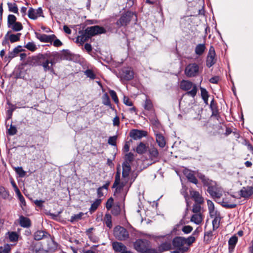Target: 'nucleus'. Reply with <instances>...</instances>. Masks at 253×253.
Returning a JSON list of instances; mask_svg holds the SVG:
<instances>
[{"label": "nucleus", "instance_id": "f257e3e1", "mask_svg": "<svg viewBox=\"0 0 253 253\" xmlns=\"http://www.w3.org/2000/svg\"><path fill=\"white\" fill-rule=\"evenodd\" d=\"M57 53H53L51 55L49 53L39 54L36 56L29 58L26 64L33 66L41 65L42 66L44 72H53L54 70L53 67L49 65V58L51 56L55 57Z\"/></svg>", "mask_w": 253, "mask_h": 253}, {"label": "nucleus", "instance_id": "f03ea898", "mask_svg": "<svg viewBox=\"0 0 253 253\" xmlns=\"http://www.w3.org/2000/svg\"><path fill=\"white\" fill-rule=\"evenodd\" d=\"M106 31L105 28L99 26L87 27L84 32H80V35L78 36L76 42L83 44L92 37L97 34L105 33Z\"/></svg>", "mask_w": 253, "mask_h": 253}, {"label": "nucleus", "instance_id": "7ed1b4c3", "mask_svg": "<svg viewBox=\"0 0 253 253\" xmlns=\"http://www.w3.org/2000/svg\"><path fill=\"white\" fill-rule=\"evenodd\" d=\"M179 87L181 89L187 91L185 94L194 97L197 94V87L195 84L190 81L183 80L180 82Z\"/></svg>", "mask_w": 253, "mask_h": 253}, {"label": "nucleus", "instance_id": "20e7f679", "mask_svg": "<svg viewBox=\"0 0 253 253\" xmlns=\"http://www.w3.org/2000/svg\"><path fill=\"white\" fill-rule=\"evenodd\" d=\"M134 17L136 19V16L134 13L128 11L121 16L120 19L116 22V24L118 28L126 26Z\"/></svg>", "mask_w": 253, "mask_h": 253}, {"label": "nucleus", "instance_id": "39448f33", "mask_svg": "<svg viewBox=\"0 0 253 253\" xmlns=\"http://www.w3.org/2000/svg\"><path fill=\"white\" fill-rule=\"evenodd\" d=\"M118 77L122 82L128 81L133 79L134 72L131 68L124 67L119 71Z\"/></svg>", "mask_w": 253, "mask_h": 253}, {"label": "nucleus", "instance_id": "423d86ee", "mask_svg": "<svg viewBox=\"0 0 253 253\" xmlns=\"http://www.w3.org/2000/svg\"><path fill=\"white\" fill-rule=\"evenodd\" d=\"M114 235L116 239L120 241L126 240L129 238L127 230L121 226H117L114 228Z\"/></svg>", "mask_w": 253, "mask_h": 253}, {"label": "nucleus", "instance_id": "0eeeda50", "mask_svg": "<svg viewBox=\"0 0 253 253\" xmlns=\"http://www.w3.org/2000/svg\"><path fill=\"white\" fill-rule=\"evenodd\" d=\"M199 66L196 63H191L188 64L185 68L184 73L185 75L189 77L197 76L199 74Z\"/></svg>", "mask_w": 253, "mask_h": 253}, {"label": "nucleus", "instance_id": "6e6552de", "mask_svg": "<svg viewBox=\"0 0 253 253\" xmlns=\"http://www.w3.org/2000/svg\"><path fill=\"white\" fill-rule=\"evenodd\" d=\"M172 243L174 248L177 249L176 251H179L181 253H183L185 251L183 248L185 245L184 237L177 236L173 239Z\"/></svg>", "mask_w": 253, "mask_h": 253}, {"label": "nucleus", "instance_id": "1a4fd4ad", "mask_svg": "<svg viewBox=\"0 0 253 253\" xmlns=\"http://www.w3.org/2000/svg\"><path fill=\"white\" fill-rule=\"evenodd\" d=\"M215 55L214 48L212 46H211L210 48L206 61V65L209 68H210L215 64Z\"/></svg>", "mask_w": 253, "mask_h": 253}, {"label": "nucleus", "instance_id": "9d476101", "mask_svg": "<svg viewBox=\"0 0 253 253\" xmlns=\"http://www.w3.org/2000/svg\"><path fill=\"white\" fill-rule=\"evenodd\" d=\"M42 10L41 7H39L37 9L30 7L28 12V17L33 20H36L39 17L42 16Z\"/></svg>", "mask_w": 253, "mask_h": 253}, {"label": "nucleus", "instance_id": "9b49d317", "mask_svg": "<svg viewBox=\"0 0 253 253\" xmlns=\"http://www.w3.org/2000/svg\"><path fill=\"white\" fill-rule=\"evenodd\" d=\"M207 191L210 195L215 199H220L223 195V190L220 188H218L215 186L210 189H207Z\"/></svg>", "mask_w": 253, "mask_h": 253}, {"label": "nucleus", "instance_id": "f8f14e48", "mask_svg": "<svg viewBox=\"0 0 253 253\" xmlns=\"http://www.w3.org/2000/svg\"><path fill=\"white\" fill-rule=\"evenodd\" d=\"M129 135L134 140H139L143 137L147 135V132L144 130L134 129L130 131Z\"/></svg>", "mask_w": 253, "mask_h": 253}, {"label": "nucleus", "instance_id": "ddd939ff", "mask_svg": "<svg viewBox=\"0 0 253 253\" xmlns=\"http://www.w3.org/2000/svg\"><path fill=\"white\" fill-rule=\"evenodd\" d=\"M134 247L137 252L141 253H143L147 248L145 242L142 239L137 240L134 243Z\"/></svg>", "mask_w": 253, "mask_h": 253}, {"label": "nucleus", "instance_id": "4468645a", "mask_svg": "<svg viewBox=\"0 0 253 253\" xmlns=\"http://www.w3.org/2000/svg\"><path fill=\"white\" fill-rule=\"evenodd\" d=\"M21 46H18L14 48L12 51L8 53V55H6L4 59L5 61L9 62L12 58L17 56V55L20 52L23 51Z\"/></svg>", "mask_w": 253, "mask_h": 253}, {"label": "nucleus", "instance_id": "2eb2a0df", "mask_svg": "<svg viewBox=\"0 0 253 253\" xmlns=\"http://www.w3.org/2000/svg\"><path fill=\"white\" fill-rule=\"evenodd\" d=\"M253 194V187H243L240 191V195L245 198H249Z\"/></svg>", "mask_w": 253, "mask_h": 253}, {"label": "nucleus", "instance_id": "dca6fc26", "mask_svg": "<svg viewBox=\"0 0 253 253\" xmlns=\"http://www.w3.org/2000/svg\"><path fill=\"white\" fill-rule=\"evenodd\" d=\"M123 171L122 176L123 177L126 179H128V177L129 175V173L131 170V167L130 164L127 162H124L122 164Z\"/></svg>", "mask_w": 253, "mask_h": 253}, {"label": "nucleus", "instance_id": "f3484780", "mask_svg": "<svg viewBox=\"0 0 253 253\" xmlns=\"http://www.w3.org/2000/svg\"><path fill=\"white\" fill-rule=\"evenodd\" d=\"M148 152L150 159L154 162H156L159 154L157 149L154 147H150L148 150Z\"/></svg>", "mask_w": 253, "mask_h": 253}, {"label": "nucleus", "instance_id": "a211bd4d", "mask_svg": "<svg viewBox=\"0 0 253 253\" xmlns=\"http://www.w3.org/2000/svg\"><path fill=\"white\" fill-rule=\"evenodd\" d=\"M200 178L202 180L204 185L207 186V189H210L211 188H213L215 186V182L209 179L204 175H201Z\"/></svg>", "mask_w": 253, "mask_h": 253}, {"label": "nucleus", "instance_id": "6ab92c4d", "mask_svg": "<svg viewBox=\"0 0 253 253\" xmlns=\"http://www.w3.org/2000/svg\"><path fill=\"white\" fill-rule=\"evenodd\" d=\"M19 223L20 225L24 228H28L31 225L30 219L23 215H21L19 219Z\"/></svg>", "mask_w": 253, "mask_h": 253}, {"label": "nucleus", "instance_id": "aec40b11", "mask_svg": "<svg viewBox=\"0 0 253 253\" xmlns=\"http://www.w3.org/2000/svg\"><path fill=\"white\" fill-rule=\"evenodd\" d=\"M190 194L195 203L203 204L204 202V198L200 195L199 192L196 191H191Z\"/></svg>", "mask_w": 253, "mask_h": 253}, {"label": "nucleus", "instance_id": "412c9836", "mask_svg": "<svg viewBox=\"0 0 253 253\" xmlns=\"http://www.w3.org/2000/svg\"><path fill=\"white\" fill-rule=\"evenodd\" d=\"M222 207L227 209H233L236 207L237 204L231 202V200H227V198H223L221 202H219Z\"/></svg>", "mask_w": 253, "mask_h": 253}, {"label": "nucleus", "instance_id": "4be33fe9", "mask_svg": "<svg viewBox=\"0 0 253 253\" xmlns=\"http://www.w3.org/2000/svg\"><path fill=\"white\" fill-rule=\"evenodd\" d=\"M148 147V146L147 144L141 142L136 147L135 151L138 154L141 155L146 152Z\"/></svg>", "mask_w": 253, "mask_h": 253}, {"label": "nucleus", "instance_id": "5701e85b", "mask_svg": "<svg viewBox=\"0 0 253 253\" xmlns=\"http://www.w3.org/2000/svg\"><path fill=\"white\" fill-rule=\"evenodd\" d=\"M203 220V216L201 213H195L191 217L190 221L195 223L197 225H199L202 223Z\"/></svg>", "mask_w": 253, "mask_h": 253}, {"label": "nucleus", "instance_id": "b1692460", "mask_svg": "<svg viewBox=\"0 0 253 253\" xmlns=\"http://www.w3.org/2000/svg\"><path fill=\"white\" fill-rule=\"evenodd\" d=\"M113 250L116 252H122L126 249V247L122 243L115 242L112 244Z\"/></svg>", "mask_w": 253, "mask_h": 253}, {"label": "nucleus", "instance_id": "393cba45", "mask_svg": "<svg viewBox=\"0 0 253 253\" xmlns=\"http://www.w3.org/2000/svg\"><path fill=\"white\" fill-rule=\"evenodd\" d=\"M184 174L190 182L195 184H197L198 180L191 171L186 170L184 172Z\"/></svg>", "mask_w": 253, "mask_h": 253}, {"label": "nucleus", "instance_id": "a878e982", "mask_svg": "<svg viewBox=\"0 0 253 253\" xmlns=\"http://www.w3.org/2000/svg\"><path fill=\"white\" fill-rule=\"evenodd\" d=\"M237 241L238 238L236 236H233L229 239L228 241L229 253L233 252Z\"/></svg>", "mask_w": 253, "mask_h": 253}, {"label": "nucleus", "instance_id": "bb28decb", "mask_svg": "<svg viewBox=\"0 0 253 253\" xmlns=\"http://www.w3.org/2000/svg\"><path fill=\"white\" fill-rule=\"evenodd\" d=\"M48 235H49V234L47 232L44 231L39 230L35 233L34 239L36 240L39 241L47 237Z\"/></svg>", "mask_w": 253, "mask_h": 253}, {"label": "nucleus", "instance_id": "cd10ccee", "mask_svg": "<svg viewBox=\"0 0 253 253\" xmlns=\"http://www.w3.org/2000/svg\"><path fill=\"white\" fill-rule=\"evenodd\" d=\"M6 234L10 242H17L18 241L19 235L16 232H8Z\"/></svg>", "mask_w": 253, "mask_h": 253}, {"label": "nucleus", "instance_id": "c85d7f7f", "mask_svg": "<svg viewBox=\"0 0 253 253\" xmlns=\"http://www.w3.org/2000/svg\"><path fill=\"white\" fill-rule=\"evenodd\" d=\"M156 140L157 143L158 144L159 146L160 147L164 148L165 146L166 141L165 139V137L161 134H156Z\"/></svg>", "mask_w": 253, "mask_h": 253}, {"label": "nucleus", "instance_id": "c756f323", "mask_svg": "<svg viewBox=\"0 0 253 253\" xmlns=\"http://www.w3.org/2000/svg\"><path fill=\"white\" fill-rule=\"evenodd\" d=\"M207 204L208 206V209L209 211V213L210 214V216H213L216 214L217 213V211H215L214 209V205L213 203V202L210 200H207Z\"/></svg>", "mask_w": 253, "mask_h": 253}, {"label": "nucleus", "instance_id": "7c9ffc66", "mask_svg": "<svg viewBox=\"0 0 253 253\" xmlns=\"http://www.w3.org/2000/svg\"><path fill=\"white\" fill-rule=\"evenodd\" d=\"M211 217H214V219L212 220V224L213 227V230H215L217 229L219 226V223L221 219L220 215L217 213L216 214L213 216H211Z\"/></svg>", "mask_w": 253, "mask_h": 253}, {"label": "nucleus", "instance_id": "2f4dec72", "mask_svg": "<svg viewBox=\"0 0 253 253\" xmlns=\"http://www.w3.org/2000/svg\"><path fill=\"white\" fill-rule=\"evenodd\" d=\"M171 249V244L169 243L165 242L161 244L158 247L159 253L168 251Z\"/></svg>", "mask_w": 253, "mask_h": 253}, {"label": "nucleus", "instance_id": "473e14b6", "mask_svg": "<svg viewBox=\"0 0 253 253\" xmlns=\"http://www.w3.org/2000/svg\"><path fill=\"white\" fill-rule=\"evenodd\" d=\"M206 49V46L204 44H198L195 47V53L200 56L203 54Z\"/></svg>", "mask_w": 253, "mask_h": 253}, {"label": "nucleus", "instance_id": "72a5a7b5", "mask_svg": "<svg viewBox=\"0 0 253 253\" xmlns=\"http://www.w3.org/2000/svg\"><path fill=\"white\" fill-rule=\"evenodd\" d=\"M127 182V179H125L124 181L120 182L119 184L116 185L114 188H115V191L114 192V195L116 193H120L121 191L123 190L124 187L126 185V183Z\"/></svg>", "mask_w": 253, "mask_h": 253}, {"label": "nucleus", "instance_id": "f704fd0d", "mask_svg": "<svg viewBox=\"0 0 253 253\" xmlns=\"http://www.w3.org/2000/svg\"><path fill=\"white\" fill-rule=\"evenodd\" d=\"M102 103L106 106H109L111 109H112V106L111 104L110 99L109 95L107 93H104L102 97Z\"/></svg>", "mask_w": 253, "mask_h": 253}, {"label": "nucleus", "instance_id": "c9c22d12", "mask_svg": "<svg viewBox=\"0 0 253 253\" xmlns=\"http://www.w3.org/2000/svg\"><path fill=\"white\" fill-rule=\"evenodd\" d=\"M7 6L9 11L13 12L16 14H19L18 8L16 3L8 2Z\"/></svg>", "mask_w": 253, "mask_h": 253}, {"label": "nucleus", "instance_id": "e433bc0d", "mask_svg": "<svg viewBox=\"0 0 253 253\" xmlns=\"http://www.w3.org/2000/svg\"><path fill=\"white\" fill-rule=\"evenodd\" d=\"M9 28L12 29L13 31L18 32L23 29V26L22 24L19 22H16L14 24H12Z\"/></svg>", "mask_w": 253, "mask_h": 253}, {"label": "nucleus", "instance_id": "4c0bfd02", "mask_svg": "<svg viewBox=\"0 0 253 253\" xmlns=\"http://www.w3.org/2000/svg\"><path fill=\"white\" fill-rule=\"evenodd\" d=\"M120 212L121 207L119 203L114 205L112 208L111 212L114 215H118L120 213Z\"/></svg>", "mask_w": 253, "mask_h": 253}, {"label": "nucleus", "instance_id": "58836bf2", "mask_svg": "<svg viewBox=\"0 0 253 253\" xmlns=\"http://www.w3.org/2000/svg\"><path fill=\"white\" fill-rule=\"evenodd\" d=\"M104 221L106 226L111 228L112 227V217L110 214H106L104 218Z\"/></svg>", "mask_w": 253, "mask_h": 253}, {"label": "nucleus", "instance_id": "ea45409f", "mask_svg": "<svg viewBox=\"0 0 253 253\" xmlns=\"http://www.w3.org/2000/svg\"><path fill=\"white\" fill-rule=\"evenodd\" d=\"M101 202V201L100 199H96L95 201L91 204L89 209V211L91 213L93 212L97 209L98 207L100 204Z\"/></svg>", "mask_w": 253, "mask_h": 253}, {"label": "nucleus", "instance_id": "a19ab883", "mask_svg": "<svg viewBox=\"0 0 253 253\" xmlns=\"http://www.w3.org/2000/svg\"><path fill=\"white\" fill-rule=\"evenodd\" d=\"M144 108L145 110L148 111L153 110V105L151 100L150 99L147 98L146 99L145 104L144 105Z\"/></svg>", "mask_w": 253, "mask_h": 253}, {"label": "nucleus", "instance_id": "79ce46f5", "mask_svg": "<svg viewBox=\"0 0 253 253\" xmlns=\"http://www.w3.org/2000/svg\"><path fill=\"white\" fill-rule=\"evenodd\" d=\"M36 37L42 42H49L48 35L36 33Z\"/></svg>", "mask_w": 253, "mask_h": 253}, {"label": "nucleus", "instance_id": "37998d69", "mask_svg": "<svg viewBox=\"0 0 253 253\" xmlns=\"http://www.w3.org/2000/svg\"><path fill=\"white\" fill-rule=\"evenodd\" d=\"M21 35V33H17L16 34H11L9 36V40L11 43L18 42L20 40V37Z\"/></svg>", "mask_w": 253, "mask_h": 253}, {"label": "nucleus", "instance_id": "c03bdc74", "mask_svg": "<svg viewBox=\"0 0 253 253\" xmlns=\"http://www.w3.org/2000/svg\"><path fill=\"white\" fill-rule=\"evenodd\" d=\"M84 215V213L82 212H80V213L74 214L72 215L70 220V222H74L75 221H78L79 220L81 219L82 216Z\"/></svg>", "mask_w": 253, "mask_h": 253}, {"label": "nucleus", "instance_id": "a18cd8bd", "mask_svg": "<svg viewBox=\"0 0 253 253\" xmlns=\"http://www.w3.org/2000/svg\"><path fill=\"white\" fill-rule=\"evenodd\" d=\"M16 17L15 15L12 14H10L7 17V26L9 27L12 24H14L16 22Z\"/></svg>", "mask_w": 253, "mask_h": 253}, {"label": "nucleus", "instance_id": "49530a36", "mask_svg": "<svg viewBox=\"0 0 253 253\" xmlns=\"http://www.w3.org/2000/svg\"><path fill=\"white\" fill-rule=\"evenodd\" d=\"M24 47L31 51H35L37 48L34 42H28Z\"/></svg>", "mask_w": 253, "mask_h": 253}, {"label": "nucleus", "instance_id": "de8ad7c7", "mask_svg": "<svg viewBox=\"0 0 253 253\" xmlns=\"http://www.w3.org/2000/svg\"><path fill=\"white\" fill-rule=\"evenodd\" d=\"M0 196L3 199H6L9 196L8 192L1 186H0Z\"/></svg>", "mask_w": 253, "mask_h": 253}, {"label": "nucleus", "instance_id": "09e8293b", "mask_svg": "<svg viewBox=\"0 0 253 253\" xmlns=\"http://www.w3.org/2000/svg\"><path fill=\"white\" fill-rule=\"evenodd\" d=\"M134 156L133 153L129 152L125 155V162H127L130 164L134 160Z\"/></svg>", "mask_w": 253, "mask_h": 253}, {"label": "nucleus", "instance_id": "8fccbe9b", "mask_svg": "<svg viewBox=\"0 0 253 253\" xmlns=\"http://www.w3.org/2000/svg\"><path fill=\"white\" fill-rule=\"evenodd\" d=\"M11 247L9 244H5L0 247V253H9Z\"/></svg>", "mask_w": 253, "mask_h": 253}, {"label": "nucleus", "instance_id": "3c124183", "mask_svg": "<svg viewBox=\"0 0 253 253\" xmlns=\"http://www.w3.org/2000/svg\"><path fill=\"white\" fill-rule=\"evenodd\" d=\"M15 170L20 177H23L26 175V171L23 170L22 167L15 168Z\"/></svg>", "mask_w": 253, "mask_h": 253}, {"label": "nucleus", "instance_id": "603ef678", "mask_svg": "<svg viewBox=\"0 0 253 253\" xmlns=\"http://www.w3.org/2000/svg\"><path fill=\"white\" fill-rule=\"evenodd\" d=\"M181 230L184 234H187L192 232L193 227L190 225H185L182 227Z\"/></svg>", "mask_w": 253, "mask_h": 253}, {"label": "nucleus", "instance_id": "864d4df0", "mask_svg": "<svg viewBox=\"0 0 253 253\" xmlns=\"http://www.w3.org/2000/svg\"><path fill=\"white\" fill-rule=\"evenodd\" d=\"M201 204L196 203L194 204L192 208V211L195 213H201V207L200 206Z\"/></svg>", "mask_w": 253, "mask_h": 253}, {"label": "nucleus", "instance_id": "5fc2aeb1", "mask_svg": "<svg viewBox=\"0 0 253 253\" xmlns=\"http://www.w3.org/2000/svg\"><path fill=\"white\" fill-rule=\"evenodd\" d=\"M185 244H186L189 246L192 245L194 242H195L196 240V238L193 236H190L188 237L187 238H185Z\"/></svg>", "mask_w": 253, "mask_h": 253}, {"label": "nucleus", "instance_id": "6e6d98bb", "mask_svg": "<svg viewBox=\"0 0 253 253\" xmlns=\"http://www.w3.org/2000/svg\"><path fill=\"white\" fill-rule=\"evenodd\" d=\"M109 93L114 102L116 104L119 103V99L116 92L113 90H110Z\"/></svg>", "mask_w": 253, "mask_h": 253}, {"label": "nucleus", "instance_id": "4d7b16f0", "mask_svg": "<svg viewBox=\"0 0 253 253\" xmlns=\"http://www.w3.org/2000/svg\"><path fill=\"white\" fill-rule=\"evenodd\" d=\"M17 128L16 127L14 126H13L12 124L10 126L9 128L8 129V134L10 135H13L17 133Z\"/></svg>", "mask_w": 253, "mask_h": 253}, {"label": "nucleus", "instance_id": "13d9d810", "mask_svg": "<svg viewBox=\"0 0 253 253\" xmlns=\"http://www.w3.org/2000/svg\"><path fill=\"white\" fill-rule=\"evenodd\" d=\"M120 176H121V172H116L115 177V181L113 183L112 188H114L115 186H116L117 185L119 184V182H120Z\"/></svg>", "mask_w": 253, "mask_h": 253}, {"label": "nucleus", "instance_id": "bf43d9fd", "mask_svg": "<svg viewBox=\"0 0 253 253\" xmlns=\"http://www.w3.org/2000/svg\"><path fill=\"white\" fill-rule=\"evenodd\" d=\"M117 139V136H110L108 140V143L110 145H111L112 146H116V140Z\"/></svg>", "mask_w": 253, "mask_h": 253}, {"label": "nucleus", "instance_id": "052dcab7", "mask_svg": "<svg viewBox=\"0 0 253 253\" xmlns=\"http://www.w3.org/2000/svg\"><path fill=\"white\" fill-rule=\"evenodd\" d=\"M212 236L213 234L211 231L206 232L204 235V240L207 241H210L211 240Z\"/></svg>", "mask_w": 253, "mask_h": 253}, {"label": "nucleus", "instance_id": "680f3d73", "mask_svg": "<svg viewBox=\"0 0 253 253\" xmlns=\"http://www.w3.org/2000/svg\"><path fill=\"white\" fill-rule=\"evenodd\" d=\"M85 74L87 77L90 78L91 79H94L96 77L93 71L89 69L86 70L85 71Z\"/></svg>", "mask_w": 253, "mask_h": 253}, {"label": "nucleus", "instance_id": "e2e57ef3", "mask_svg": "<svg viewBox=\"0 0 253 253\" xmlns=\"http://www.w3.org/2000/svg\"><path fill=\"white\" fill-rule=\"evenodd\" d=\"M113 202H114V200H113V198H112V197L110 198L107 200V202L106 205V207L108 210H110L113 207Z\"/></svg>", "mask_w": 253, "mask_h": 253}, {"label": "nucleus", "instance_id": "0e129e2a", "mask_svg": "<svg viewBox=\"0 0 253 253\" xmlns=\"http://www.w3.org/2000/svg\"><path fill=\"white\" fill-rule=\"evenodd\" d=\"M201 93L202 98L209 97L208 92L205 88L201 87Z\"/></svg>", "mask_w": 253, "mask_h": 253}, {"label": "nucleus", "instance_id": "69168bd1", "mask_svg": "<svg viewBox=\"0 0 253 253\" xmlns=\"http://www.w3.org/2000/svg\"><path fill=\"white\" fill-rule=\"evenodd\" d=\"M124 103L127 106H131L132 105V102L130 99L126 96L124 98Z\"/></svg>", "mask_w": 253, "mask_h": 253}, {"label": "nucleus", "instance_id": "338daca9", "mask_svg": "<svg viewBox=\"0 0 253 253\" xmlns=\"http://www.w3.org/2000/svg\"><path fill=\"white\" fill-rule=\"evenodd\" d=\"M143 253H159V251L155 249H146V251Z\"/></svg>", "mask_w": 253, "mask_h": 253}, {"label": "nucleus", "instance_id": "774afa93", "mask_svg": "<svg viewBox=\"0 0 253 253\" xmlns=\"http://www.w3.org/2000/svg\"><path fill=\"white\" fill-rule=\"evenodd\" d=\"M53 45L56 47H59L62 45V43L59 39H55L53 43Z\"/></svg>", "mask_w": 253, "mask_h": 253}]
</instances>
